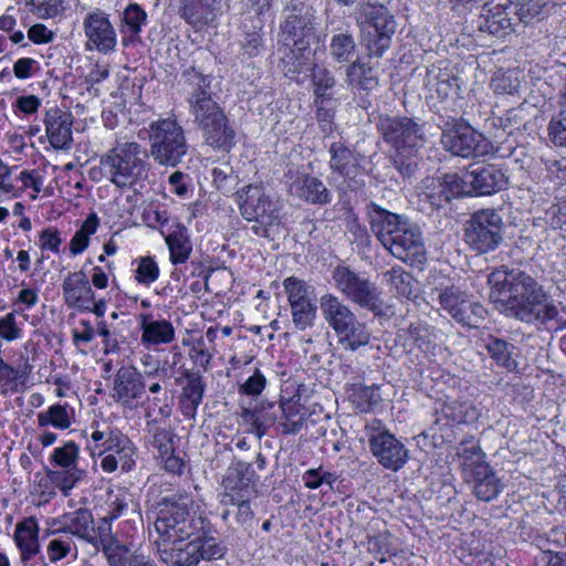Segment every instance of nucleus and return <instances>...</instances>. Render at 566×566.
<instances>
[{
	"instance_id": "26",
	"label": "nucleus",
	"mask_w": 566,
	"mask_h": 566,
	"mask_svg": "<svg viewBox=\"0 0 566 566\" xmlns=\"http://www.w3.org/2000/svg\"><path fill=\"white\" fill-rule=\"evenodd\" d=\"M464 180L471 186L475 195L486 196L505 189L509 178L505 172L495 165L472 167L464 172Z\"/></svg>"
},
{
	"instance_id": "41",
	"label": "nucleus",
	"mask_w": 566,
	"mask_h": 566,
	"mask_svg": "<svg viewBox=\"0 0 566 566\" xmlns=\"http://www.w3.org/2000/svg\"><path fill=\"white\" fill-rule=\"evenodd\" d=\"M384 279L395 295L407 300L416 297L417 281L401 266H394L384 272Z\"/></svg>"
},
{
	"instance_id": "27",
	"label": "nucleus",
	"mask_w": 566,
	"mask_h": 566,
	"mask_svg": "<svg viewBox=\"0 0 566 566\" xmlns=\"http://www.w3.org/2000/svg\"><path fill=\"white\" fill-rule=\"evenodd\" d=\"M289 191L311 205H328L332 201V193L324 182L310 174L297 172L291 177Z\"/></svg>"
},
{
	"instance_id": "39",
	"label": "nucleus",
	"mask_w": 566,
	"mask_h": 566,
	"mask_svg": "<svg viewBox=\"0 0 566 566\" xmlns=\"http://www.w3.org/2000/svg\"><path fill=\"white\" fill-rule=\"evenodd\" d=\"M165 242L169 250V260L174 265L186 263L192 252L188 229L177 223L174 229L165 235Z\"/></svg>"
},
{
	"instance_id": "16",
	"label": "nucleus",
	"mask_w": 566,
	"mask_h": 566,
	"mask_svg": "<svg viewBox=\"0 0 566 566\" xmlns=\"http://www.w3.org/2000/svg\"><path fill=\"white\" fill-rule=\"evenodd\" d=\"M460 80L448 69L431 65L427 69L423 84L430 92L432 98L440 99L444 104L442 111L446 115H461L463 109V97L460 96ZM446 117L441 115L440 116Z\"/></svg>"
},
{
	"instance_id": "35",
	"label": "nucleus",
	"mask_w": 566,
	"mask_h": 566,
	"mask_svg": "<svg viewBox=\"0 0 566 566\" xmlns=\"http://www.w3.org/2000/svg\"><path fill=\"white\" fill-rule=\"evenodd\" d=\"M217 4L209 0H180L178 13L186 23L192 28L201 29L214 19Z\"/></svg>"
},
{
	"instance_id": "23",
	"label": "nucleus",
	"mask_w": 566,
	"mask_h": 566,
	"mask_svg": "<svg viewBox=\"0 0 566 566\" xmlns=\"http://www.w3.org/2000/svg\"><path fill=\"white\" fill-rule=\"evenodd\" d=\"M145 392L142 374L132 366H122L115 373L109 390L111 398L125 409L134 410Z\"/></svg>"
},
{
	"instance_id": "60",
	"label": "nucleus",
	"mask_w": 566,
	"mask_h": 566,
	"mask_svg": "<svg viewBox=\"0 0 566 566\" xmlns=\"http://www.w3.org/2000/svg\"><path fill=\"white\" fill-rule=\"evenodd\" d=\"M548 136L555 146L566 147V102L557 117L549 122Z\"/></svg>"
},
{
	"instance_id": "20",
	"label": "nucleus",
	"mask_w": 566,
	"mask_h": 566,
	"mask_svg": "<svg viewBox=\"0 0 566 566\" xmlns=\"http://www.w3.org/2000/svg\"><path fill=\"white\" fill-rule=\"evenodd\" d=\"M258 475L251 463L244 461L232 462L222 478L223 491L219 494L220 503H231L240 499H251Z\"/></svg>"
},
{
	"instance_id": "10",
	"label": "nucleus",
	"mask_w": 566,
	"mask_h": 566,
	"mask_svg": "<svg viewBox=\"0 0 566 566\" xmlns=\"http://www.w3.org/2000/svg\"><path fill=\"white\" fill-rule=\"evenodd\" d=\"M234 197L243 219L254 222L251 231L255 235L269 238L270 229L281 223V207L277 201L270 198L262 186H244L234 193Z\"/></svg>"
},
{
	"instance_id": "57",
	"label": "nucleus",
	"mask_w": 566,
	"mask_h": 566,
	"mask_svg": "<svg viewBox=\"0 0 566 566\" xmlns=\"http://www.w3.org/2000/svg\"><path fill=\"white\" fill-rule=\"evenodd\" d=\"M459 455L461 458L462 465H463L464 470L470 475L474 474V470L479 465H489L484 461V453H483V451L475 443L464 444L462 447L461 451L459 452Z\"/></svg>"
},
{
	"instance_id": "42",
	"label": "nucleus",
	"mask_w": 566,
	"mask_h": 566,
	"mask_svg": "<svg viewBox=\"0 0 566 566\" xmlns=\"http://www.w3.org/2000/svg\"><path fill=\"white\" fill-rule=\"evenodd\" d=\"M105 555L109 566H158L148 556L130 552L129 548L119 544L105 548Z\"/></svg>"
},
{
	"instance_id": "19",
	"label": "nucleus",
	"mask_w": 566,
	"mask_h": 566,
	"mask_svg": "<svg viewBox=\"0 0 566 566\" xmlns=\"http://www.w3.org/2000/svg\"><path fill=\"white\" fill-rule=\"evenodd\" d=\"M438 298L441 307L462 325L476 327L486 313L480 303L455 286L441 290Z\"/></svg>"
},
{
	"instance_id": "18",
	"label": "nucleus",
	"mask_w": 566,
	"mask_h": 566,
	"mask_svg": "<svg viewBox=\"0 0 566 566\" xmlns=\"http://www.w3.org/2000/svg\"><path fill=\"white\" fill-rule=\"evenodd\" d=\"M371 454L384 469L397 472L409 459V450L388 430L371 429L368 434Z\"/></svg>"
},
{
	"instance_id": "3",
	"label": "nucleus",
	"mask_w": 566,
	"mask_h": 566,
	"mask_svg": "<svg viewBox=\"0 0 566 566\" xmlns=\"http://www.w3.org/2000/svg\"><path fill=\"white\" fill-rule=\"evenodd\" d=\"M366 214L370 230L392 256L406 263H421L424 260L423 237L416 223L374 201L366 205Z\"/></svg>"
},
{
	"instance_id": "53",
	"label": "nucleus",
	"mask_w": 566,
	"mask_h": 566,
	"mask_svg": "<svg viewBox=\"0 0 566 566\" xmlns=\"http://www.w3.org/2000/svg\"><path fill=\"white\" fill-rule=\"evenodd\" d=\"M31 371L32 366L28 363H25L22 368H14L6 361H2L0 364V384L12 391H17L18 385L23 384Z\"/></svg>"
},
{
	"instance_id": "28",
	"label": "nucleus",
	"mask_w": 566,
	"mask_h": 566,
	"mask_svg": "<svg viewBox=\"0 0 566 566\" xmlns=\"http://www.w3.org/2000/svg\"><path fill=\"white\" fill-rule=\"evenodd\" d=\"M63 297L70 308L88 310L94 291L83 271L70 273L62 284Z\"/></svg>"
},
{
	"instance_id": "38",
	"label": "nucleus",
	"mask_w": 566,
	"mask_h": 566,
	"mask_svg": "<svg viewBox=\"0 0 566 566\" xmlns=\"http://www.w3.org/2000/svg\"><path fill=\"white\" fill-rule=\"evenodd\" d=\"M345 82L352 88L366 92L375 90L379 84L377 70L369 62L360 60H356L347 66Z\"/></svg>"
},
{
	"instance_id": "6",
	"label": "nucleus",
	"mask_w": 566,
	"mask_h": 566,
	"mask_svg": "<svg viewBox=\"0 0 566 566\" xmlns=\"http://www.w3.org/2000/svg\"><path fill=\"white\" fill-rule=\"evenodd\" d=\"M193 501L188 494H174L159 502L155 530L160 541L156 543L184 542L193 534L216 532L210 521L201 514H190Z\"/></svg>"
},
{
	"instance_id": "59",
	"label": "nucleus",
	"mask_w": 566,
	"mask_h": 566,
	"mask_svg": "<svg viewBox=\"0 0 566 566\" xmlns=\"http://www.w3.org/2000/svg\"><path fill=\"white\" fill-rule=\"evenodd\" d=\"M266 384V377L256 368L251 376L239 385L238 392L241 396L259 397L265 389Z\"/></svg>"
},
{
	"instance_id": "14",
	"label": "nucleus",
	"mask_w": 566,
	"mask_h": 566,
	"mask_svg": "<svg viewBox=\"0 0 566 566\" xmlns=\"http://www.w3.org/2000/svg\"><path fill=\"white\" fill-rule=\"evenodd\" d=\"M332 277L336 289L349 301L375 314L381 312V292L368 277L342 265L334 269Z\"/></svg>"
},
{
	"instance_id": "1",
	"label": "nucleus",
	"mask_w": 566,
	"mask_h": 566,
	"mask_svg": "<svg viewBox=\"0 0 566 566\" xmlns=\"http://www.w3.org/2000/svg\"><path fill=\"white\" fill-rule=\"evenodd\" d=\"M503 298L490 297L502 303V311L510 317L526 324L545 326L547 329L566 328V310L548 300L543 286L527 273H511L505 282Z\"/></svg>"
},
{
	"instance_id": "7",
	"label": "nucleus",
	"mask_w": 566,
	"mask_h": 566,
	"mask_svg": "<svg viewBox=\"0 0 566 566\" xmlns=\"http://www.w3.org/2000/svg\"><path fill=\"white\" fill-rule=\"evenodd\" d=\"M356 23L369 57H381L390 48L397 23L389 9L381 3L361 2L356 9Z\"/></svg>"
},
{
	"instance_id": "37",
	"label": "nucleus",
	"mask_w": 566,
	"mask_h": 566,
	"mask_svg": "<svg viewBox=\"0 0 566 566\" xmlns=\"http://www.w3.org/2000/svg\"><path fill=\"white\" fill-rule=\"evenodd\" d=\"M471 478L473 492L483 502L495 500L503 489V484L490 465H479Z\"/></svg>"
},
{
	"instance_id": "2",
	"label": "nucleus",
	"mask_w": 566,
	"mask_h": 566,
	"mask_svg": "<svg viewBox=\"0 0 566 566\" xmlns=\"http://www.w3.org/2000/svg\"><path fill=\"white\" fill-rule=\"evenodd\" d=\"M182 80L187 87L189 112L205 142L213 149L230 151L235 145V130L214 98L211 87L213 76L190 66L182 72Z\"/></svg>"
},
{
	"instance_id": "12",
	"label": "nucleus",
	"mask_w": 566,
	"mask_h": 566,
	"mask_svg": "<svg viewBox=\"0 0 566 566\" xmlns=\"http://www.w3.org/2000/svg\"><path fill=\"white\" fill-rule=\"evenodd\" d=\"M441 129V144L447 151L454 156L462 158L483 157L493 149L491 142L464 123L461 115H447Z\"/></svg>"
},
{
	"instance_id": "9",
	"label": "nucleus",
	"mask_w": 566,
	"mask_h": 566,
	"mask_svg": "<svg viewBox=\"0 0 566 566\" xmlns=\"http://www.w3.org/2000/svg\"><path fill=\"white\" fill-rule=\"evenodd\" d=\"M213 533L193 534L184 545L182 542L156 543L157 556L167 566H197L200 560L220 559L227 548Z\"/></svg>"
},
{
	"instance_id": "34",
	"label": "nucleus",
	"mask_w": 566,
	"mask_h": 566,
	"mask_svg": "<svg viewBox=\"0 0 566 566\" xmlns=\"http://www.w3.org/2000/svg\"><path fill=\"white\" fill-rule=\"evenodd\" d=\"M467 186L470 184L464 180V174L461 177L457 174H448L442 181H439L437 189L424 192V196L433 208L439 209L450 202L452 198L470 193L471 190H467Z\"/></svg>"
},
{
	"instance_id": "55",
	"label": "nucleus",
	"mask_w": 566,
	"mask_h": 566,
	"mask_svg": "<svg viewBox=\"0 0 566 566\" xmlns=\"http://www.w3.org/2000/svg\"><path fill=\"white\" fill-rule=\"evenodd\" d=\"M440 413L453 422H468L476 418V411L473 406L465 403L450 402L441 407Z\"/></svg>"
},
{
	"instance_id": "43",
	"label": "nucleus",
	"mask_w": 566,
	"mask_h": 566,
	"mask_svg": "<svg viewBox=\"0 0 566 566\" xmlns=\"http://www.w3.org/2000/svg\"><path fill=\"white\" fill-rule=\"evenodd\" d=\"M312 82L314 86V103H329L332 90L336 85L334 74L326 67L315 65L312 70Z\"/></svg>"
},
{
	"instance_id": "30",
	"label": "nucleus",
	"mask_w": 566,
	"mask_h": 566,
	"mask_svg": "<svg viewBox=\"0 0 566 566\" xmlns=\"http://www.w3.org/2000/svg\"><path fill=\"white\" fill-rule=\"evenodd\" d=\"M184 377L186 385L181 389L179 408L185 418L195 420L197 410L203 400L206 381L198 371L186 370Z\"/></svg>"
},
{
	"instance_id": "33",
	"label": "nucleus",
	"mask_w": 566,
	"mask_h": 566,
	"mask_svg": "<svg viewBox=\"0 0 566 566\" xmlns=\"http://www.w3.org/2000/svg\"><path fill=\"white\" fill-rule=\"evenodd\" d=\"M146 11L137 3H129L120 14L119 32L124 46L140 41L143 27L148 22Z\"/></svg>"
},
{
	"instance_id": "54",
	"label": "nucleus",
	"mask_w": 566,
	"mask_h": 566,
	"mask_svg": "<svg viewBox=\"0 0 566 566\" xmlns=\"http://www.w3.org/2000/svg\"><path fill=\"white\" fill-rule=\"evenodd\" d=\"M552 0H517L514 1L516 6L517 12L516 19L525 24L532 22V20H539L543 15L545 9L551 3Z\"/></svg>"
},
{
	"instance_id": "49",
	"label": "nucleus",
	"mask_w": 566,
	"mask_h": 566,
	"mask_svg": "<svg viewBox=\"0 0 566 566\" xmlns=\"http://www.w3.org/2000/svg\"><path fill=\"white\" fill-rule=\"evenodd\" d=\"M490 356L496 361L497 365L512 370L516 367V361L512 358L514 345L495 337H491L485 345Z\"/></svg>"
},
{
	"instance_id": "8",
	"label": "nucleus",
	"mask_w": 566,
	"mask_h": 566,
	"mask_svg": "<svg viewBox=\"0 0 566 566\" xmlns=\"http://www.w3.org/2000/svg\"><path fill=\"white\" fill-rule=\"evenodd\" d=\"M324 321L338 337L344 349L355 352L366 346L370 334L365 323L359 322L354 311L338 296L326 293L319 298Z\"/></svg>"
},
{
	"instance_id": "58",
	"label": "nucleus",
	"mask_w": 566,
	"mask_h": 566,
	"mask_svg": "<svg viewBox=\"0 0 566 566\" xmlns=\"http://www.w3.org/2000/svg\"><path fill=\"white\" fill-rule=\"evenodd\" d=\"M80 448L73 442L69 441L63 447L54 449L51 459L62 469L77 467Z\"/></svg>"
},
{
	"instance_id": "29",
	"label": "nucleus",
	"mask_w": 566,
	"mask_h": 566,
	"mask_svg": "<svg viewBox=\"0 0 566 566\" xmlns=\"http://www.w3.org/2000/svg\"><path fill=\"white\" fill-rule=\"evenodd\" d=\"M142 331L140 342L144 346L168 345L176 338V331L172 323L168 319H155L149 313H143L138 316Z\"/></svg>"
},
{
	"instance_id": "24",
	"label": "nucleus",
	"mask_w": 566,
	"mask_h": 566,
	"mask_svg": "<svg viewBox=\"0 0 566 566\" xmlns=\"http://www.w3.org/2000/svg\"><path fill=\"white\" fill-rule=\"evenodd\" d=\"M516 6L513 0H491L483 7V22L480 24L482 31L496 36H504L513 31L516 19Z\"/></svg>"
},
{
	"instance_id": "51",
	"label": "nucleus",
	"mask_w": 566,
	"mask_h": 566,
	"mask_svg": "<svg viewBox=\"0 0 566 566\" xmlns=\"http://www.w3.org/2000/svg\"><path fill=\"white\" fill-rule=\"evenodd\" d=\"M265 409L263 401L259 402L254 408L241 407L240 418L243 423L250 426L249 432L255 434L258 439H262L266 434V424L262 411Z\"/></svg>"
},
{
	"instance_id": "13",
	"label": "nucleus",
	"mask_w": 566,
	"mask_h": 566,
	"mask_svg": "<svg viewBox=\"0 0 566 566\" xmlns=\"http://www.w3.org/2000/svg\"><path fill=\"white\" fill-rule=\"evenodd\" d=\"M91 438L95 442H101L103 448L98 455L104 472L113 473L118 468L122 472H129L135 468L137 448L119 429L111 426L104 429L96 428Z\"/></svg>"
},
{
	"instance_id": "21",
	"label": "nucleus",
	"mask_w": 566,
	"mask_h": 566,
	"mask_svg": "<svg viewBox=\"0 0 566 566\" xmlns=\"http://www.w3.org/2000/svg\"><path fill=\"white\" fill-rule=\"evenodd\" d=\"M83 30L88 50L95 49L104 54L115 51L117 34L106 12L99 9L88 12L83 20Z\"/></svg>"
},
{
	"instance_id": "50",
	"label": "nucleus",
	"mask_w": 566,
	"mask_h": 566,
	"mask_svg": "<svg viewBox=\"0 0 566 566\" xmlns=\"http://www.w3.org/2000/svg\"><path fill=\"white\" fill-rule=\"evenodd\" d=\"M517 70H499L491 78V87L496 94L513 95L518 92L521 81Z\"/></svg>"
},
{
	"instance_id": "61",
	"label": "nucleus",
	"mask_w": 566,
	"mask_h": 566,
	"mask_svg": "<svg viewBox=\"0 0 566 566\" xmlns=\"http://www.w3.org/2000/svg\"><path fill=\"white\" fill-rule=\"evenodd\" d=\"M17 312H10L0 318V340L14 342L22 336V329L17 323Z\"/></svg>"
},
{
	"instance_id": "62",
	"label": "nucleus",
	"mask_w": 566,
	"mask_h": 566,
	"mask_svg": "<svg viewBox=\"0 0 566 566\" xmlns=\"http://www.w3.org/2000/svg\"><path fill=\"white\" fill-rule=\"evenodd\" d=\"M282 410H283V418H284V420H282L280 422L282 433H284V434L298 433L304 426L305 418L303 416H298L295 419L296 413L293 412V406H289V407L283 406Z\"/></svg>"
},
{
	"instance_id": "32",
	"label": "nucleus",
	"mask_w": 566,
	"mask_h": 566,
	"mask_svg": "<svg viewBox=\"0 0 566 566\" xmlns=\"http://www.w3.org/2000/svg\"><path fill=\"white\" fill-rule=\"evenodd\" d=\"M39 532V523L34 516L25 517L15 525L13 538L23 565L30 564L40 552Z\"/></svg>"
},
{
	"instance_id": "36",
	"label": "nucleus",
	"mask_w": 566,
	"mask_h": 566,
	"mask_svg": "<svg viewBox=\"0 0 566 566\" xmlns=\"http://www.w3.org/2000/svg\"><path fill=\"white\" fill-rule=\"evenodd\" d=\"M57 533L71 534L88 542L93 541L95 538V527L92 513L86 509H80L64 514L63 527L52 532V534Z\"/></svg>"
},
{
	"instance_id": "45",
	"label": "nucleus",
	"mask_w": 566,
	"mask_h": 566,
	"mask_svg": "<svg viewBox=\"0 0 566 566\" xmlns=\"http://www.w3.org/2000/svg\"><path fill=\"white\" fill-rule=\"evenodd\" d=\"M36 418L41 428L52 426L59 430H66L72 424V413L67 405L54 403L48 410L39 412Z\"/></svg>"
},
{
	"instance_id": "64",
	"label": "nucleus",
	"mask_w": 566,
	"mask_h": 566,
	"mask_svg": "<svg viewBox=\"0 0 566 566\" xmlns=\"http://www.w3.org/2000/svg\"><path fill=\"white\" fill-rule=\"evenodd\" d=\"M40 63L32 57H20L12 66L14 76L19 80H27L40 71Z\"/></svg>"
},
{
	"instance_id": "5",
	"label": "nucleus",
	"mask_w": 566,
	"mask_h": 566,
	"mask_svg": "<svg viewBox=\"0 0 566 566\" xmlns=\"http://www.w3.org/2000/svg\"><path fill=\"white\" fill-rule=\"evenodd\" d=\"M376 127L384 140L395 148L392 165L402 177H411L417 168V154L424 146L423 125L407 116L379 115Z\"/></svg>"
},
{
	"instance_id": "52",
	"label": "nucleus",
	"mask_w": 566,
	"mask_h": 566,
	"mask_svg": "<svg viewBox=\"0 0 566 566\" xmlns=\"http://www.w3.org/2000/svg\"><path fill=\"white\" fill-rule=\"evenodd\" d=\"M30 12L39 19H54L64 14L66 10L64 0H25Z\"/></svg>"
},
{
	"instance_id": "4",
	"label": "nucleus",
	"mask_w": 566,
	"mask_h": 566,
	"mask_svg": "<svg viewBox=\"0 0 566 566\" xmlns=\"http://www.w3.org/2000/svg\"><path fill=\"white\" fill-rule=\"evenodd\" d=\"M101 174L122 190L144 188L149 177L147 150L136 142H116L99 159Z\"/></svg>"
},
{
	"instance_id": "56",
	"label": "nucleus",
	"mask_w": 566,
	"mask_h": 566,
	"mask_svg": "<svg viewBox=\"0 0 566 566\" xmlns=\"http://www.w3.org/2000/svg\"><path fill=\"white\" fill-rule=\"evenodd\" d=\"M135 279L138 283L149 285L159 276V268L153 256H142L136 260Z\"/></svg>"
},
{
	"instance_id": "25",
	"label": "nucleus",
	"mask_w": 566,
	"mask_h": 566,
	"mask_svg": "<svg viewBox=\"0 0 566 566\" xmlns=\"http://www.w3.org/2000/svg\"><path fill=\"white\" fill-rule=\"evenodd\" d=\"M329 169L342 177L350 188L360 185L357 177L361 174L360 155L342 142L329 145Z\"/></svg>"
},
{
	"instance_id": "31",
	"label": "nucleus",
	"mask_w": 566,
	"mask_h": 566,
	"mask_svg": "<svg viewBox=\"0 0 566 566\" xmlns=\"http://www.w3.org/2000/svg\"><path fill=\"white\" fill-rule=\"evenodd\" d=\"M44 123L51 146L55 149H69L72 142L71 114L57 107L50 108Z\"/></svg>"
},
{
	"instance_id": "44",
	"label": "nucleus",
	"mask_w": 566,
	"mask_h": 566,
	"mask_svg": "<svg viewBox=\"0 0 566 566\" xmlns=\"http://www.w3.org/2000/svg\"><path fill=\"white\" fill-rule=\"evenodd\" d=\"M287 48L283 53L280 65L284 75L289 78H296L300 75L310 59L311 49L298 51L292 44H285Z\"/></svg>"
},
{
	"instance_id": "46",
	"label": "nucleus",
	"mask_w": 566,
	"mask_h": 566,
	"mask_svg": "<svg viewBox=\"0 0 566 566\" xmlns=\"http://www.w3.org/2000/svg\"><path fill=\"white\" fill-rule=\"evenodd\" d=\"M356 42L352 33L334 34L329 42V55L337 63H347L354 56Z\"/></svg>"
},
{
	"instance_id": "63",
	"label": "nucleus",
	"mask_w": 566,
	"mask_h": 566,
	"mask_svg": "<svg viewBox=\"0 0 566 566\" xmlns=\"http://www.w3.org/2000/svg\"><path fill=\"white\" fill-rule=\"evenodd\" d=\"M61 243V232L54 227L45 228L39 234V245L41 250H48L55 254H60Z\"/></svg>"
},
{
	"instance_id": "15",
	"label": "nucleus",
	"mask_w": 566,
	"mask_h": 566,
	"mask_svg": "<svg viewBox=\"0 0 566 566\" xmlns=\"http://www.w3.org/2000/svg\"><path fill=\"white\" fill-rule=\"evenodd\" d=\"M503 219L495 210H479L467 222L464 240L478 253L494 251L503 241Z\"/></svg>"
},
{
	"instance_id": "11",
	"label": "nucleus",
	"mask_w": 566,
	"mask_h": 566,
	"mask_svg": "<svg viewBox=\"0 0 566 566\" xmlns=\"http://www.w3.org/2000/svg\"><path fill=\"white\" fill-rule=\"evenodd\" d=\"M153 159L160 166L176 167L188 155L189 145L182 126L175 118H161L149 125Z\"/></svg>"
},
{
	"instance_id": "48",
	"label": "nucleus",
	"mask_w": 566,
	"mask_h": 566,
	"mask_svg": "<svg viewBox=\"0 0 566 566\" xmlns=\"http://www.w3.org/2000/svg\"><path fill=\"white\" fill-rule=\"evenodd\" d=\"M86 472L77 467L62 470H49L48 476L61 492L67 496L70 491L84 479Z\"/></svg>"
},
{
	"instance_id": "17",
	"label": "nucleus",
	"mask_w": 566,
	"mask_h": 566,
	"mask_svg": "<svg viewBox=\"0 0 566 566\" xmlns=\"http://www.w3.org/2000/svg\"><path fill=\"white\" fill-rule=\"evenodd\" d=\"M283 287L291 308L292 323L298 331H305L314 325L316 304L314 287L304 280L289 276L283 281Z\"/></svg>"
},
{
	"instance_id": "22",
	"label": "nucleus",
	"mask_w": 566,
	"mask_h": 566,
	"mask_svg": "<svg viewBox=\"0 0 566 566\" xmlns=\"http://www.w3.org/2000/svg\"><path fill=\"white\" fill-rule=\"evenodd\" d=\"M280 29L285 44H292L298 51L311 49L315 39V28L308 8L293 7Z\"/></svg>"
},
{
	"instance_id": "47",
	"label": "nucleus",
	"mask_w": 566,
	"mask_h": 566,
	"mask_svg": "<svg viewBox=\"0 0 566 566\" xmlns=\"http://www.w3.org/2000/svg\"><path fill=\"white\" fill-rule=\"evenodd\" d=\"M98 224L99 219L96 213L87 216L70 242V252L73 256L81 254L88 248L90 237L96 232Z\"/></svg>"
},
{
	"instance_id": "40",
	"label": "nucleus",
	"mask_w": 566,
	"mask_h": 566,
	"mask_svg": "<svg viewBox=\"0 0 566 566\" xmlns=\"http://www.w3.org/2000/svg\"><path fill=\"white\" fill-rule=\"evenodd\" d=\"M220 504L226 507L221 513V520L229 527H233V523L243 530H248L251 526L255 516L251 507V499H240L231 503Z\"/></svg>"
}]
</instances>
